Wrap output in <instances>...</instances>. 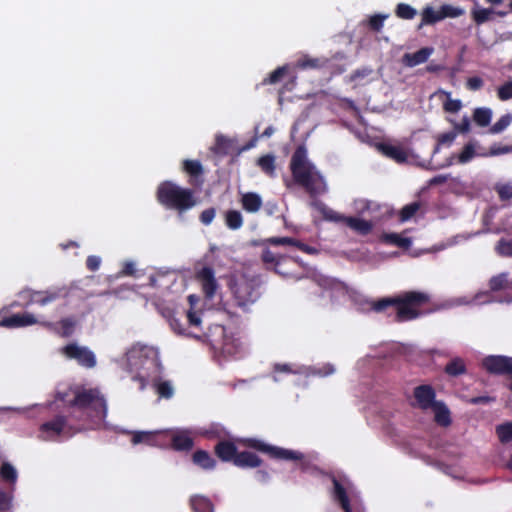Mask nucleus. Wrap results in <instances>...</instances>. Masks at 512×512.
I'll return each instance as SVG.
<instances>
[{"mask_svg": "<svg viewBox=\"0 0 512 512\" xmlns=\"http://www.w3.org/2000/svg\"><path fill=\"white\" fill-rule=\"evenodd\" d=\"M430 302V296L421 291H406L394 297H384L369 302V307L376 313L386 312L395 307L396 321L404 322L417 319L423 313L421 309Z\"/></svg>", "mask_w": 512, "mask_h": 512, "instance_id": "obj_1", "label": "nucleus"}, {"mask_svg": "<svg viewBox=\"0 0 512 512\" xmlns=\"http://www.w3.org/2000/svg\"><path fill=\"white\" fill-rule=\"evenodd\" d=\"M290 169L294 181L305 188L311 195H317L325 192V182L323 177L315 171L314 166L307 160V152L304 146H298L294 151Z\"/></svg>", "mask_w": 512, "mask_h": 512, "instance_id": "obj_2", "label": "nucleus"}, {"mask_svg": "<svg viewBox=\"0 0 512 512\" xmlns=\"http://www.w3.org/2000/svg\"><path fill=\"white\" fill-rule=\"evenodd\" d=\"M157 201L168 209L185 212L196 205L194 192L171 181L161 182L156 191Z\"/></svg>", "mask_w": 512, "mask_h": 512, "instance_id": "obj_3", "label": "nucleus"}, {"mask_svg": "<svg viewBox=\"0 0 512 512\" xmlns=\"http://www.w3.org/2000/svg\"><path fill=\"white\" fill-rule=\"evenodd\" d=\"M199 335L201 336L200 339L209 343L213 350L219 351L223 355L234 356L239 351V340L234 338L233 335L228 334L223 325H211L206 332L202 331Z\"/></svg>", "mask_w": 512, "mask_h": 512, "instance_id": "obj_4", "label": "nucleus"}, {"mask_svg": "<svg viewBox=\"0 0 512 512\" xmlns=\"http://www.w3.org/2000/svg\"><path fill=\"white\" fill-rule=\"evenodd\" d=\"M229 288L236 305L246 310L255 303L259 296V283L254 278H247L245 275L231 279Z\"/></svg>", "mask_w": 512, "mask_h": 512, "instance_id": "obj_5", "label": "nucleus"}, {"mask_svg": "<svg viewBox=\"0 0 512 512\" xmlns=\"http://www.w3.org/2000/svg\"><path fill=\"white\" fill-rule=\"evenodd\" d=\"M411 405L422 411L430 410L434 416H450L446 403L436 399V391L429 384H422L413 389Z\"/></svg>", "mask_w": 512, "mask_h": 512, "instance_id": "obj_6", "label": "nucleus"}, {"mask_svg": "<svg viewBox=\"0 0 512 512\" xmlns=\"http://www.w3.org/2000/svg\"><path fill=\"white\" fill-rule=\"evenodd\" d=\"M76 408L94 413L95 416H106L108 411L107 400L97 388L82 389L73 396Z\"/></svg>", "mask_w": 512, "mask_h": 512, "instance_id": "obj_7", "label": "nucleus"}, {"mask_svg": "<svg viewBox=\"0 0 512 512\" xmlns=\"http://www.w3.org/2000/svg\"><path fill=\"white\" fill-rule=\"evenodd\" d=\"M64 288H53L43 291H37L30 288H25L18 293V297L23 300L22 306L28 308L33 304L39 306H46L66 295Z\"/></svg>", "mask_w": 512, "mask_h": 512, "instance_id": "obj_8", "label": "nucleus"}, {"mask_svg": "<svg viewBox=\"0 0 512 512\" xmlns=\"http://www.w3.org/2000/svg\"><path fill=\"white\" fill-rule=\"evenodd\" d=\"M60 352L67 359L75 360L78 365L87 369L94 368L97 364L94 352L88 347L80 346L75 342L63 346Z\"/></svg>", "mask_w": 512, "mask_h": 512, "instance_id": "obj_9", "label": "nucleus"}, {"mask_svg": "<svg viewBox=\"0 0 512 512\" xmlns=\"http://www.w3.org/2000/svg\"><path fill=\"white\" fill-rule=\"evenodd\" d=\"M244 446L256 449L263 453L269 454L271 457L286 459V460H300L303 455L299 452L288 450L276 446L265 444L264 442L255 438H243L239 440Z\"/></svg>", "mask_w": 512, "mask_h": 512, "instance_id": "obj_10", "label": "nucleus"}, {"mask_svg": "<svg viewBox=\"0 0 512 512\" xmlns=\"http://www.w3.org/2000/svg\"><path fill=\"white\" fill-rule=\"evenodd\" d=\"M261 260L267 269L273 270L284 278H293V272L283 269V266L295 264L296 258L287 255H278L272 252L269 248H266L262 251Z\"/></svg>", "mask_w": 512, "mask_h": 512, "instance_id": "obj_11", "label": "nucleus"}, {"mask_svg": "<svg viewBox=\"0 0 512 512\" xmlns=\"http://www.w3.org/2000/svg\"><path fill=\"white\" fill-rule=\"evenodd\" d=\"M481 367L491 375L509 376L512 379V357L488 355L481 361Z\"/></svg>", "mask_w": 512, "mask_h": 512, "instance_id": "obj_12", "label": "nucleus"}, {"mask_svg": "<svg viewBox=\"0 0 512 512\" xmlns=\"http://www.w3.org/2000/svg\"><path fill=\"white\" fill-rule=\"evenodd\" d=\"M195 279L200 283L205 298L213 299L219 288L214 269L210 266H202L196 269Z\"/></svg>", "mask_w": 512, "mask_h": 512, "instance_id": "obj_13", "label": "nucleus"}, {"mask_svg": "<svg viewBox=\"0 0 512 512\" xmlns=\"http://www.w3.org/2000/svg\"><path fill=\"white\" fill-rule=\"evenodd\" d=\"M286 77H288L289 79L285 82L283 88L280 90V93H283L284 91H291L296 85L297 77L295 74H290L289 65H283L276 68L268 75V77L263 79L262 85L277 84Z\"/></svg>", "mask_w": 512, "mask_h": 512, "instance_id": "obj_14", "label": "nucleus"}, {"mask_svg": "<svg viewBox=\"0 0 512 512\" xmlns=\"http://www.w3.org/2000/svg\"><path fill=\"white\" fill-rule=\"evenodd\" d=\"M182 170L189 176V184L193 187H201L204 183V168L199 160L185 159L182 162Z\"/></svg>", "mask_w": 512, "mask_h": 512, "instance_id": "obj_15", "label": "nucleus"}, {"mask_svg": "<svg viewBox=\"0 0 512 512\" xmlns=\"http://www.w3.org/2000/svg\"><path fill=\"white\" fill-rule=\"evenodd\" d=\"M41 325L49 330L56 332L61 337L67 338L74 333L77 321L73 317H66L61 319L57 324L49 321H42Z\"/></svg>", "mask_w": 512, "mask_h": 512, "instance_id": "obj_16", "label": "nucleus"}, {"mask_svg": "<svg viewBox=\"0 0 512 512\" xmlns=\"http://www.w3.org/2000/svg\"><path fill=\"white\" fill-rule=\"evenodd\" d=\"M41 324L37 318L31 313H18L8 317H4L1 325L7 328L27 327L35 324Z\"/></svg>", "mask_w": 512, "mask_h": 512, "instance_id": "obj_17", "label": "nucleus"}, {"mask_svg": "<svg viewBox=\"0 0 512 512\" xmlns=\"http://www.w3.org/2000/svg\"><path fill=\"white\" fill-rule=\"evenodd\" d=\"M378 150L387 158L394 160L397 163H405L408 159V154L400 145H393L390 143H379Z\"/></svg>", "mask_w": 512, "mask_h": 512, "instance_id": "obj_18", "label": "nucleus"}, {"mask_svg": "<svg viewBox=\"0 0 512 512\" xmlns=\"http://www.w3.org/2000/svg\"><path fill=\"white\" fill-rule=\"evenodd\" d=\"M433 53V48L423 47L414 53H405L403 55V63L408 67H414L425 63Z\"/></svg>", "mask_w": 512, "mask_h": 512, "instance_id": "obj_19", "label": "nucleus"}, {"mask_svg": "<svg viewBox=\"0 0 512 512\" xmlns=\"http://www.w3.org/2000/svg\"><path fill=\"white\" fill-rule=\"evenodd\" d=\"M41 430L47 434V437L54 435L68 434L67 426L63 418H53L50 421L42 424Z\"/></svg>", "mask_w": 512, "mask_h": 512, "instance_id": "obj_20", "label": "nucleus"}, {"mask_svg": "<svg viewBox=\"0 0 512 512\" xmlns=\"http://www.w3.org/2000/svg\"><path fill=\"white\" fill-rule=\"evenodd\" d=\"M345 225L349 227L350 229L354 230L360 235H368L371 233L373 229V224L371 221H367L361 218L348 216L347 220L345 222Z\"/></svg>", "mask_w": 512, "mask_h": 512, "instance_id": "obj_21", "label": "nucleus"}, {"mask_svg": "<svg viewBox=\"0 0 512 512\" xmlns=\"http://www.w3.org/2000/svg\"><path fill=\"white\" fill-rule=\"evenodd\" d=\"M241 204L246 212L256 213L262 206V199L257 193L247 192L242 195Z\"/></svg>", "mask_w": 512, "mask_h": 512, "instance_id": "obj_22", "label": "nucleus"}, {"mask_svg": "<svg viewBox=\"0 0 512 512\" xmlns=\"http://www.w3.org/2000/svg\"><path fill=\"white\" fill-rule=\"evenodd\" d=\"M234 464L238 467H258L261 464L260 458L250 452H241L237 453V455L234 458Z\"/></svg>", "mask_w": 512, "mask_h": 512, "instance_id": "obj_23", "label": "nucleus"}, {"mask_svg": "<svg viewBox=\"0 0 512 512\" xmlns=\"http://www.w3.org/2000/svg\"><path fill=\"white\" fill-rule=\"evenodd\" d=\"M215 453L223 461H233L237 455V449L234 444L230 442H220L215 447Z\"/></svg>", "mask_w": 512, "mask_h": 512, "instance_id": "obj_24", "label": "nucleus"}, {"mask_svg": "<svg viewBox=\"0 0 512 512\" xmlns=\"http://www.w3.org/2000/svg\"><path fill=\"white\" fill-rule=\"evenodd\" d=\"M318 211L322 215L323 219L333 223H342L345 224L347 217L343 214L338 213L332 208L328 207L324 203H320L318 206Z\"/></svg>", "mask_w": 512, "mask_h": 512, "instance_id": "obj_25", "label": "nucleus"}, {"mask_svg": "<svg viewBox=\"0 0 512 512\" xmlns=\"http://www.w3.org/2000/svg\"><path fill=\"white\" fill-rule=\"evenodd\" d=\"M81 390L82 389L74 388L72 386H67L63 390L57 389L55 393V401L61 402L64 406L76 408V405L73 404V396L77 391Z\"/></svg>", "mask_w": 512, "mask_h": 512, "instance_id": "obj_26", "label": "nucleus"}, {"mask_svg": "<svg viewBox=\"0 0 512 512\" xmlns=\"http://www.w3.org/2000/svg\"><path fill=\"white\" fill-rule=\"evenodd\" d=\"M328 60L322 59V58H311L307 55L300 58L296 64L295 67L305 70V69H320L326 66V63Z\"/></svg>", "mask_w": 512, "mask_h": 512, "instance_id": "obj_27", "label": "nucleus"}, {"mask_svg": "<svg viewBox=\"0 0 512 512\" xmlns=\"http://www.w3.org/2000/svg\"><path fill=\"white\" fill-rule=\"evenodd\" d=\"M444 372L451 377H457L465 374L467 372V368L464 360L457 357L446 364Z\"/></svg>", "mask_w": 512, "mask_h": 512, "instance_id": "obj_28", "label": "nucleus"}, {"mask_svg": "<svg viewBox=\"0 0 512 512\" xmlns=\"http://www.w3.org/2000/svg\"><path fill=\"white\" fill-rule=\"evenodd\" d=\"M193 462L206 470L214 469L216 466V461L203 450L196 451L193 454Z\"/></svg>", "mask_w": 512, "mask_h": 512, "instance_id": "obj_29", "label": "nucleus"}, {"mask_svg": "<svg viewBox=\"0 0 512 512\" xmlns=\"http://www.w3.org/2000/svg\"><path fill=\"white\" fill-rule=\"evenodd\" d=\"M492 110L486 107L476 108L473 112V121L480 127H486L490 124Z\"/></svg>", "mask_w": 512, "mask_h": 512, "instance_id": "obj_30", "label": "nucleus"}, {"mask_svg": "<svg viewBox=\"0 0 512 512\" xmlns=\"http://www.w3.org/2000/svg\"><path fill=\"white\" fill-rule=\"evenodd\" d=\"M169 325L171 329L179 335H185L198 340H200L201 338V336L198 333L189 331L188 327H185V325L181 323L180 319L175 316H171L169 318Z\"/></svg>", "mask_w": 512, "mask_h": 512, "instance_id": "obj_31", "label": "nucleus"}, {"mask_svg": "<svg viewBox=\"0 0 512 512\" xmlns=\"http://www.w3.org/2000/svg\"><path fill=\"white\" fill-rule=\"evenodd\" d=\"M202 314V311H198L192 308H189L185 312L188 329H197L202 333Z\"/></svg>", "mask_w": 512, "mask_h": 512, "instance_id": "obj_32", "label": "nucleus"}, {"mask_svg": "<svg viewBox=\"0 0 512 512\" xmlns=\"http://www.w3.org/2000/svg\"><path fill=\"white\" fill-rule=\"evenodd\" d=\"M225 224L231 230H238L243 225V217L238 210H228L225 212Z\"/></svg>", "mask_w": 512, "mask_h": 512, "instance_id": "obj_33", "label": "nucleus"}, {"mask_svg": "<svg viewBox=\"0 0 512 512\" xmlns=\"http://www.w3.org/2000/svg\"><path fill=\"white\" fill-rule=\"evenodd\" d=\"M153 386L159 397L170 399L174 394V388L170 381L167 380H154Z\"/></svg>", "mask_w": 512, "mask_h": 512, "instance_id": "obj_34", "label": "nucleus"}, {"mask_svg": "<svg viewBox=\"0 0 512 512\" xmlns=\"http://www.w3.org/2000/svg\"><path fill=\"white\" fill-rule=\"evenodd\" d=\"M383 241L387 244L395 245L400 248L408 249L411 246V240L407 237H402L397 233H387L383 235Z\"/></svg>", "mask_w": 512, "mask_h": 512, "instance_id": "obj_35", "label": "nucleus"}, {"mask_svg": "<svg viewBox=\"0 0 512 512\" xmlns=\"http://www.w3.org/2000/svg\"><path fill=\"white\" fill-rule=\"evenodd\" d=\"M334 484V495L335 498L341 503L342 508L345 512H351V508L349 505L348 497L346 495L345 489L341 486V484L333 478Z\"/></svg>", "mask_w": 512, "mask_h": 512, "instance_id": "obj_36", "label": "nucleus"}, {"mask_svg": "<svg viewBox=\"0 0 512 512\" xmlns=\"http://www.w3.org/2000/svg\"><path fill=\"white\" fill-rule=\"evenodd\" d=\"M496 433L501 443L505 444L512 440V421H507L496 427Z\"/></svg>", "mask_w": 512, "mask_h": 512, "instance_id": "obj_37", "label": "nucleus"}, {"mask_svg": "<svg viewBox=\"0 0 512 512\" xmlns=\"http://www.w3.org/2000/svg\"><path fill=\"white\" fill-rule=\"evenodd\" d=\"M489 287L492 291H501L508 287V273H500L489 280Z\"/></svg>", "mask_w": 512, "mask_h": 512, "instance_id": "obj_38", "label": "nucleus"}, {"mask_svg": "<svg viewBox=\"0 0 512 512\" xmlns=\"http://www.w3.org/2000/svg\"><path fill=\"white\" fill-rule=\"evenodd\" d=\"M258 166L261 168L263 172L268 175H273L275 172V157L273 155L267 154L258 159Z\"/></svg>", "mask_w": 512, "mask_h": 512, "instance_id": "obj_39", "label": "nucleus"}, {"mask_svg": "<svg viewBox=\"0 0 512 512\" xmlns=\"http://www.w3.org/2000/svg\"><path fill=\"white\" fill-rule=\"evenodd\" d=\"M495 251L501 257H512V239L501 238L495 246Z\"/></svg>", "mask_w": 512, "mask_h": 512, "instance_id": "obj_40", "label": "nucleus"}, {"mask_svg": "<svg viewBox=\"0 0 512 512\" xmlns=\"http://www.w3.org/2000/svg\"><path fill=\"white\" fill-rule=\"evenodd\" d=\"M395 14L398 18L411 20L416 16L417 12L412 6L399 3L396 7Z\"/></svg>", "mask_w": 512, "mask_h": 512, "instance_id": "obj_41", "label": "nucleus"}, {"mask_svg": "<svg viewBox=\"0 0 512 512\" xmlns=\"http://www.w3.org/2000/svg\"><path fill=\"white\" fill-rule=\"evenodd\" d=\"M232 148V142L229 138L220 135L216 137L215 141V152L222 155L230 153Z\"/></svg>", "mask_w": 512, "mask_h": 512, "instance_id": "obj_42", "label": "nucleus"}, {"mask_svg": "<svg viewBox=\"0 0 512 512\" xmlns=\"http://www.w3.org/2000/svg\"><path fill=\"white\" fill-rule=\"evenodd\" d=\"M192 445V439L186 434H176L173 437V447L176 450H188Z\"/></svg>", "mask_w": 512, "mask_h": 512, "instance_id": "obj_43", "label": "nucleus"}, {"mask_svg": "<svg viewBox=\"0 0 512 512\" xmlns=\"http://www.w3.org/2000/svg\"><path fill=\"white\" fill-rule=\"evenodd\" d=\"M512 116L510 114L502 115L489 129L491 134H498L505 130L511 123Z\"/></svg>", "mask_w": 512, "mask_h": 512, "instance_id": "obj_44", "label": "nucleus"}, {"mask_svg": "<svg viewBox=\"0 0 512 512\" xmlns=\"http://www.w3.org/2000/svg\"><path fill=\"white\" fill-rule=\"evenodd\" d=\"M441 21L439 10H434L432 7H426L422 11V22L427 25L435 24Z\"/></svg>", "mask_w": 512, "mask_h": 512, "instance_id": "obj_45", "label": "nucleus"}, {"mask_svg": "<svg viewBox=\"0 0 512 512\" xmlns=\"http://www.w3.org/2000/svg\"><path fill=\"white\" fill-rule=\"evenodd\" d=\"M475 145L472 142L467 143L458 155V162L461 164L468 163L475 157Z\"/></svg>", "mask_w": 512, "mask_h": 512, "instance_id": "obj_46", "label": "nucleus"}, {"mask_svg": "<svg viewBox=\"0 0 512 512\" xmlns=\"http://www.w3.org/2000/svg\"><path fill=\"white\" fill-rule=\"evenodd\" d=\"M439 13H440V16H441V20L445 19V18H456V17H459L463 14V10L458 8V7H454V6H451V5H448V4H444L440 7L439 9Z\"/></svg>", "mask_w": 512, "mask_h": 512, "instance_id": "obj_47", "label": "nucleus"}, {"mask_svg": "<svg viewBox=\"0 0 512 512\" xmlns=\"http://www.w3.org/2000/svg\"><path fill=\"white\" fill-rule=\"evenodd\" d=\"M1 477L11 483H15L17 479L16 469L8 462H4L0 468Z\"/></svg>", "mask_w": 512, "mask_h": 512, "instance_id": "obj_48", "label": "nucleus"}, {"mask_svg": "<svg viewBox=\"0 0 512 512\" xmlns=\"http://www.w3.org/2000/svg\"><path fill=\"white\" fill-rule=\"evenodd\" d=\"M420 204L418 202H412L405 205L400 211V220L402 222L410 220L419 210Z\"/></svg>", "mask_w": 512, "mask_h": 512, "instance_id": "obj_49", "label": "nucleus"}, {"mask_svg": "<svg viewBox=\"0 0 512 512\" xmlns=\"http://www.w3.org/2000/svg\"><path fill=\"white\" fill-rule=\"evenodd\" d=\"M494 189L497 192L499 199L501 201H508L512 198V184L511 183L497 184Z\"/></svg>", "mask_w": 512, "mask_h": 512, "instance_id": "obj_50", "label": "nucleus"}, {"mask_svg": "<svg viewBox=\"0 0 512 512\" xmlns=\"http://www.w3.org/2000/svg\"><path fill=\"white\" fill-rule=\"evenodd\" d=\"M491 14V9L480 8L472 11V18L476 24L480 25L487 22Z\"/></svg>", "mask_w": 512, "mask_h": 512, "instance_id": "obj_51", "label": "nucleus"}, {"mask_svg": "<svg viewBox=\"0 0 512 512\" xmlns=\"http://www.w3.org/2000/svg\"><path fill=\"white\" fill-rule=\"evenodd\" d=\"M265 242L274 246L290 245L296 247L298 239L292 237H270L267 238Z\"/></svg>", "mask_w": 512, "mask_h": 512, "instance_id": "obj_52", "label": "nucleus"}, {"mask_svg": "<svg viewBox=\"0 0 512 512\" xmlns=\"http://www.w3.org/2000/svg\"><path fill=\"white\" fill-rule=\"evenodd\" d=\"M387 18L386 15L376 14L369 18L368 25L372 31L379 32L384 25V20Z\"/></svg>", "mask_w": 512, "mask_h": 512, "instance_id": "obj_53", "label": "nucleus"}, {"mask_svg": "<svg viewBox=\"0 0 512 512\" xmlns=\"http://www.w3.org/2000/svg\"><path fill=\"white\" fill-rule=\"evenodd\" d=\"M456 135H457V133L455 131L440 134L437 138V144L434 147L433 153L438 152L440 145L451 144L454 141V139L456 138Z\"/></svg>", "mask_w": 512, "mask_h": 512, "instance_id": "obj_54", "label": "nucleus"}, {"mask_svg": "<svg viewBox=\"0 0 512 512\" xmlns=\"http://www.w3.org/2000/svg\"><path fill=\"white\" fill-rule=\"evenodd\" d=\"M497 95L501 101L512 99V81L505 82L501 85L498 88Z\"/></svg>", "mask_w": 512, "mask_h": 512, "instance_id": "obj_55", "label": "nucleus"}, {"mask_svg": "<svg viewBox=\"0 0 512 512\" xmlns=\"http://www.w3.org/2000/svg\"><path fill=\"white\" fill-rule=\"evenodd\" d=\"M216 215V209L213 207L207 208L203 210L199 216V219L202 224L209 225L212 223L213 219Z\"/></svg>", "mask_w": 512, "mask_h": 512, "instance_id": "obj_56", "label": "nucleus"}, {"mask_svg": "<svg viewBox=\"0 0 512 512\" xmlns=\"http://www.w3.org/2000/svg\"><path fill=\"white\" fill-rule=\"evenodd\" d=\"M191 504H192L193 509L197 512L200 511V507H202V506L206 507L210 512H213L210 502L205 498L195 497L192 499Z\"/></svg>", "mask_w": 512, "mask_h": 512, "instance_id": "obj_57", "label": "nucleus"}, {"mask_svg": "<svg viewBox=\"0 0 512 512\" xmlns=\"http://www.w3.org/2000/svg\"><path fill=\"white\" fill-rule=\"evenodd\" d=\"M101 259L98 256L90 255L86 259V267L89 271H97L100 267Z\"/></svg>", "mask_w": 512, "mask_h": 512, "instance_id": "obj_58", "label": "nucleus"}, {"mask_svg": "<svg viewBox=\"0 0 512 512\" xmlns=\"http://www.w3.org/2000/svg\"><path fill=\"white\" fill-rule=\"evenodd\" d=\"M371 73H372V69L371 68H368V67L360 68V69L355 70L350 75V80L351 81H356L359 78L368 77Z\"/></svg>", "mask_w": 512, "mask_h": 512, "instance_id": "obj_59", "label": "nucleus"}, {"mask_svg": "<svg viewBox=\"0 0 512 512\" xmlns=\"http://www.w3.org/2000/svg\"><path fill=\"white\" fill-rule=\"evenodd\" d=\"M296 248L309 255H316L319 253V250L316 247L305 244L300 240H298Z\"/></svg>", "mask_w": 512, "mask_h": 512, "instance_id": "obj_60", "label": "nucleus"}, {"mask_svg": "<svg viewBox=\"0 0 512 512\" xmlns=\"http://www.w3.org/2000/svg\"><path fill=\"white\" fill-rule=\"evenodd\" d=\"M495 398L490 396H478V397H472L469 399V403L473 405H486L491 402H494Z\"/></svg>", "mask_w": 512, "mask_h": 512, "instance_id": "obj_61", "label": "nucleus"}, {"mask_svg": "<svg viewBox=\"0 0 512 512\" xmlns=\"http://www.w3.org/2000/svg\"><path fill=\"white\" fill-rule=\"evenodd\" d=\"M456 133H467L470 130V120L468 117H464L462 121L455 125Z\"/></svg>", "mask_w": 512, "mask_h": 512, "instance_id": "obj_62", "label": "nucleus"}, {"mask_svg": "<svg viewBox=\"0 0 512 512\" xmlns=\"http://www.w3.org/2000/svg\"><path fill=\"white\" fill-rule=\"evenodd\" d=\"M483 86V80L480 77H470L467 80V87L470 90H479Z\"/></svg>", "mask_w": 512, "mask_h": 512, "instance_id": "obj_63", "label": "nucleus"}, {"mask_svg": "<svg viewBox=\"0 0 512 512\" xmlns=\"http://www.w3.org/2000/svg\"><path fill=\"white\" fill-rule=\"evenodd\" d=\"M334 371H335V369H334L333 365L326 364L322 368H319L316 371H314V374L325 377V376H329V375L333 374Z\"/></svg>", "mask_w": 512, "mask_h": 512, "instance_id": "obj_64", "label": "nucleus"}]
</instances>
